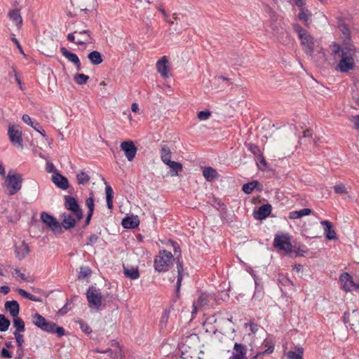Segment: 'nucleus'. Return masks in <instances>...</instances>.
Wrapping results in <instances>:
<instances>
[{"instance_id":"obj_25","label":"nucleus","mask_w":359,"mask_h":359,"mask_svg":"<svg viewBox=\"0 0 359 359\" xmlns=\"http://www.w3.org/2000/svg\"><path fill=\"white\" fill-rule=\"evenodd\" d=\"M15 252L19 259H24L29 252L28 244L22 241L20 245H15Z\"/></svg>"},{"instance_id":"obj_26","label":"nucleus","mask_w":359,"mask_h":359,"mask_svg":"<svg viewBox=\"0 0 359 359\" xmlns=\"http://www.w3.org/2000/svg\"><path fill=\"white\" fill-rule=\"evenodd\" d=\"M65 207L67 210L74 212L80 208L78 201L73 196H65Z\"/></svg>"},{"instance_id":"obj_50","label":"nucleus","mask_w":359,"mask_h":359,"mask_svg":"<svg viewBox=\"0 0 359 359\" xmlns=\"http://www.w3.org/2000/svg\"><path fill=\"white\" fill-rule=\"evenodd\" d=\"M212 112L209 109L199 111L197 114V117L200 121H205L210 118Z\"/></svg>"},{"instance_id":"obj_21","label":"nucleus","mask_w":359,"mask_h":359,"mask_svg":"<svg viewBox=\"0 0 359 359\" xmlns=\"http://www.w3.org/2000/svg\"><path fill=\"white\" fill-rule=\"evenodd\" d=\"M168 60L166 56H163L156 62V69L158 72L163 77H168L169 69H168Z\"/></svg>"},{"instance_id":"obj_16","label":"nucleus","mask_w":359,"mask_h":359,"mask_svg":"<svg viewBox=\"0 0 359 359\" xmlns=\"http://www.w3.org/2000/svg\"><path fill=\"white\" fill-rule=\"evenodd\" d=\"M320 224L324 228V235L326 239L332 241L337 238L333 224L331 222L328 220H323L320 222Z\"/></svg>"},{"instance_id":"obj_58","label":"nucleus","mask_w":359,"mask_h":359,"mask_svg":"<svg viewBox=\"0 0 359 359\" xmlns=\"http://www.w3.org/2000/svg\"><path fill=\"white\" fill-rule=\"evenodd\" d=\"M334 191L337 194H348L346 188L344 184H339L334 186Z\"/></svg>"},{"instance_id":"obj_59","label":"nucleus","mask_w":359,"mask_h":359,"mask_svg":"<svg viewBox=\"0 0 359 359\" xmlns=\"http://www.w3.org/2000/svg\"><path fill=\"white\" fill-rule=\"evenodd\" d=\"M11 40L15 44L17 48L18 49L20 54H22L24 57H26V55L22 49V46L20 45L18 39L15 37L14 34H12Z\"/></svg>"},{"instance_id":"obj_17","label":"nucleus","mask_w":359,"mask_h":359,"mask_svg":"<svg viewBox=\"0 0 359 359\" xmlns=\"http://www.w3.org/2000/svg\"><path fill=\"white\" fill-rule=\"evenodd\" d=\"M254 190H257L258 192L263 191L262 184L257 180L245 183L242 186V191L245 194H250Z\"/></svg>"},{"instance_id":"obj_49","label":"nucleus","mask_w":359,"mask_h":359,"mask_svg":"<svg viewBox=\"0 0 359 359\" xmlns=\"http://www.w3.org/2000/svg\"><path fill=\"white\" fill-rule=\"evenodd\" d=\"M77 323L79 325V327L81 330V331L84 332L86 334H90L92 332L91 327L86 322H85L83 320H80Z\"/></svg>"},{"instance_id":"obj_43","label":"nucleus","mask_w":359,"mask_h":359,"mask_svg":"<svg viewBox=\"0 0 359 359\" xmlns=\"http://www.w3.org/2000/svg\"><path fill=\"white\" fill-rule=\"evenodd\" d=\"M304 349L299 347L296 351H290L287 356L290 359H303Z\"/></svg>"},{"instance_id":"obj_57","label":"nucleus","mask_w":359,"mask_h":359,"mask_svg":"<svg viewBox=\"0 0 359 359\" xmlns=\"http://www.w3.org/2000/svg\"><path fill=\"white\" fill-rule=\"evenodd\" d=\"M278 282L283 286H293V282L287 276H279Z\"/></svg>"},{"instance_id":"obj_28","label":"nucleus","mask_w":359,"mask_h":359,"mask_svg":"<svg viewBox=\"0 0 359 359\" xmlns=\"http://www.w3.org/2000/svg\"><path fill=\"white\" fill-rule=\"evenodd\" d=\"M313 210L310 208H303L299 210H294L289 212L288 217L290 219H300L304 216L309 215Z\"/></svg>"},{"instance_id":"obj_39","label":"nucleus","mask_w":359,"mask_h":359,"mask_svg":"<svg viewBox=\"0 0 359 359\" xmlns=\"http://www.w3.org/2000/svg\"><path fill=\"white\" fill-rule=\"evenodd\" d=\"M245 147H247L248 150L254 155L255 158H257L259 155L262 154L259 147L255 144L245 143Z\"/></svg>"},{"instance_id":"obj_56","label":"nucleus","mask_w":359,"mask_h":359,"mask_svg":"<svg viewBox=\"0 0 359 359\" xmlns=\"http://www.w3.org/2000/svg\"><path fill=\"white\" fill-rule=\"evenodd\" d=\"M27 354V351L24 348V346H17L15 359H22Z\"/></svg>"},{"instance_id":"obj_7","label":"nucleus","mask_w":359,"mask_h":359,"mask_svg":"<svg viewBox=\"0 0 359 359\" xmlns=\"http://www.w3.org/2000/svg\"><path fill=\"white\" fill-rule=\"evenodd\" d=\"M273 247L286 254L292 252V245L290 241V236L287 233H277L273 240Z\"/></svg>"},{"instance_id":"obj_53","label":"nucleus","mask_w":359,"mask_h":359,"mask_svg":"<svg viewBox=\"0 0 359 359\" xmlns=\"http://www.w3.org/2000/svg\"><path fill=\"white\" fill-rule=\"evenodd\" d=\"M309 11L306 8H303L302 10H300V12L298 14V18L300 20H302L305 23H307L309 19Z\"/></svg>"},{"instance_id":"obj_42","label":"nucleus","mask_w":359,"mask_h":359,"mask_svg":"<svg viewBox=\"0 0 359 359\" xmlns=\"http://www.w3.org/2000/svg\"><path fill=\"white\" fill-rule=\"evenodd\" d=\"M79 34L86 35V39L84 41L78 40L76 41V44L77 45H86L87 43H92L93 39L91 36V32L89 29H83L81 32H79Z\"/></svg>"},{"instance_id":"obj_11","label":"nucleus","mask_w":359,"mask_h":359,"mask_svg":"<svg viewBox=\"0 0 359 359\" xmlns=\"http://www.w3.org/2000/svg\"><path fill=\"white\" fill-rule=\"evenodd\" d=\"M128 161H132L135 157L137 148L131 140L123 141L120 145Z\"/></svg>"},{"instance_id":"obj_54","label":"nucleus","mask_w":359,"mask_h":359,"mask_svg":"<svg viewBox=\"0 0 359 359\" xmlns=\"http://www.w3.org/2000/svg\"><path fill=\"white\" fill-rule=\"evenodd\" d=\"M332 50L334 55H339L340 57L343 56V53H347L342 49L341 46L337 43H333Z\"/></svg>"},{"instance_id":"obj_48","label":"nucleus","mask_w":359,"mask_h":359,"mask_svg":"<svg viewBox=\"0 0 359 359\" xmlns=\"http://www.w3.org/2000/svg\"><path fill=\"white\" fill-rule=\"evenodd\" d=\"M242 263L245 265V270L250 274V276L252 277L254 281H255V285H257V286L258 285V281L260 280V278L258 277V276L256 274V273L255 272V271L253 270V269L249 266V265H247L245 263H244L243 262H242Z\"/></svg>"},{"instance_id":"obj_23","label":"nucleus","mask_w":359,"mask_h":359,"mask_svg":"<svg viewBox=\"0 0 359 359\" xmlns=\"http://www.w3.org/2000/svg\"><path fill=\"white\" fill-rule=\"evenodd\" d=\"M233 350L236 353L229 359H246L247 348L244 344L235 343Z\"/></svg>"},{"instance_id":"obj_32","label":"nucleus","mask_w":359,"mask_h":359,"mask_svg":"<svg viewBox=\"0 0 359 359\" xmlns=\"http://www.w3.org/2000/svg\"><path fill=\"white\" fill-rule=\"evenodd\" d=\"M212 298V296H210V293L201 292L198 298V304L201 306H209Z\"/></svg>"},{"instance_id":"obj_51","label":"nucleus","mask_w":359,"mask_h":359,"mask_svg":"<svg viewBox=\"0 0 359 359\" xmlns=\"http://www.w3.org/2000/svg\"><path fill=\"white\" fill-rule=\"evenodd\" d=\"M308 250H308L307 247L305 245L302 244L297 247H295L294 252L297 256L305 257Z\"/></svg>"},{"instance_id":"obj_52","label":"nucleus","mask_w":359,"mask_h":359,"mask_svg":"<svg viewBox=\"0 0 359 359\" xmlns=\"http://www.w3.org/2000/svg\"><path fill=\"white\" fill-rule=\"evenodd\" d=\"M11 325L10 320L7 318L4 315L1 314V331L6 332L8 330Z\"/></svg>"},{"instance_id":"obj_47","label":"nucleus","mask_w":359,"mask_h":359,"mask_svg":"<svg viewBox=\"0 0 359 359\" xmlns=\"http://www.w3.org/2000/svg\"><path fill=\"white\" fill-rule=\"evenodd\" d=\"M111 345L116 344L117 346V347L118 348V349L116 350V351H113L112 354L110 355V358L111 359H119V358H121V355H122V350H121V348L119 346V344L118 342H116L115 340H111Z\"/></svg>"},{"instance_id":"obj_27","label":"nucleus","mask_w":359,"mask_h":359,"mask_svg":"<svg viewBox=\"0 0 359 359\" xmlns=\"http://www.w3.org/2000/svg\"><path fill=\"white\" fill-rule=\"evenodd\" d=\"M87 57L90 62V63L93 65H99L104 61L103 55L98 50L90 51L88 54Z\"/></svg>"},{"instance_id":"obj_29","label":"nucleus","mask_w":359,"mask_h":359,"mask_svg":"<svg viewBox=\"0 0 359 359\" xmlns=\"http://www.w3.org/2000/svg\"><path fill=\"white\" fill-rule=\"evenodd\" d=\"M203 175L206 181L212 182L218 177V173L215 168L208 166L203 168Z\"/></svg>"},{"instance_id":"obj_22","label":"nucleus","mask_w":359,"mask_h":359,"mask_svg":"<svg viewBox=\"0 0 359 359\" xmlns=\"http://www.w3.org/2000/svg\"><path fill=\"white\" fill-rule=\"evenodd\" d=\"M8 18L15 25L18 29L22 28L23 20L18 8L11 10L8 13Z\"/></svg>"},{"instance_id":"obj_62","label":"nucleus","mask_w":359,"mask_h":359,"mask_svg":"<svg viewBox=\"0 0 359 359\" xmlns=\"http://www.w3.org/2000/svg\"><path fill=\"white\" fill-rule=\"evenodd\" d=\"M13 72H14L13 77H14L15 81L18 83V86L19 88L21 90H24L25 88H24L23 84L22 83V81H21L20 76L19 73L18 72L17 70H13Z\"/></svg>"},{"instance_id":"obj_10","label":"nucleus","mask_w":359,"mask_h":359,"mask_svg":"<svg viewBox=\"0 0 359 359\" xmlns=\"http://www.w3.org/2000/svg\"><path fill=\"white\" fill-rule=\"evenodd\" d=\"M8 136L11 144L18 148H23L22 134L20 130L10 124L8 129Z\"/></svg>"},{"instance_id":"obj_18","label":"nucleus","mask_w":359,"mask_h":359,"mask_svg":"<svg viewBox=\"0 0 359 359\" xmlns=\"http://www.w3.org/2000/svg\"><path fill=\"white\" fill-rule=\"evenodd\" d=\"M271 210L272 207L269 203L263 204L255 212V218L258 220H264L270 215Z\"/></svg>"},{"instance_id":"obj_46","label":"nucleus","mask_w":359,"mask_h":359,"mask_svg":"<svg viewBox=\"0 0 359 359\" xmlns=\"http://www.w3.org/2000/svg\"><path fill=\"white\" fill-rule=\"evenodd\" d=\"M86 205L88 208V212H94L95 210V199L93 193L90 194V196L86 200Z\"/></svg>"},{"instance_id":"obj_60","label":"nucleus","mask_w":359,"mask_h":359,"mask_svg":"<svg viewBox=\"0 0 359 359\" xmlns=\"http://www.w3.org/2000/svg\"><path fill=\"white\" fill-rule=\"evenodd\" d=\"M170 311L168 310H165L163 313L161 315V319H160V325L161 327L165 326L168 318H169Z\"/></svg>"},{"instance_id":"obj_63","label":"nucleus","mask_w":359,"mask_h":359,"mask_svg":"<svg viewBox=\"0 0 359 359\" xmlns=\"http://www.w3.org/2000/svg\"><path fill=\"white\" fill-rule=\"evenodd\" d=\"M98 236L96 234H91L88 238V242L86 243V245H93L98 241Z\"/></svg>"},{"instance_id":"obj_36","label":"nucleus","mask_w":359,"mask_h":359,"mask_svg":"<svg viewBox=\"0 0 359 359\" xmlns=\"http://www.w3.org/2000/svg\"><path fill=\"white\" fill-rule=\"evenodd\" d=\"M92 274V270L88 266H81L78 274V279L88 278Z\"/></svg>"},{"instance_id":"obj_38","label":"nucleus","mask_w":359,"mask_h":359,"mask_svg":"<svg viewBox=\"0 0 359 359\" xmlns=\"http://www.w3.org/2000/svg\"><path fill=\"white\" fill-rule=\"evenodd\" d=\"M124 275L131 280H136L140 277V272L137 268L125 269Z\"/></svg>"},{"instance_id":"obj_2","label":"nucleus","mask_w":359,"mask_h":359,"mask_svg":"<svg viewBox=\"0 0 359 359\" xmlns=\"http://www.w3.org/2000/svg\"><path fill=\"white\" fill-rule=\"evenodd\" d=\"M32 322L38 328L48 333L55 334L59 338L66 334L63 327L59 326L53 322L48 321L38 313L32 316Z\"/></svg>"},{"instance_id":"obj_15","label":"nucleus","mask_w":359,"mask_h":359,"mask_svg":"<svg viewBox=\"0 0 359 359\" xmlns=\"http://www.w3.org/2000/svg\"><path fill=\"white\" fill-rule=\"evenodd\" d=\"M22 120L24 123L31 126L34 130L41 134L43 137L46 136V131L42 128L41 124L34 119L32 118L28 114H23L22 116Z\"/></svg>"},{"instance_id":"obj_1","label":"nucleus","mask_w":359,"mask_h":359,"mask_svg":"<svg viewBox=\"0 0 359 359\" xmlns=\"http://www.w3.org/2000/svg\"><path fill=\"white\" fill-rule=\"evenodd\" d=\"M1 177L4 178V186L9 196H13L20 191L22 187V176L13 170H10L6 175L4 166L1 164Z\"/></svg>"},{"instance_id":"obj_3","label":"nucleus","mask_w":359,"mask_h":359,"mask_svg":"<svg viewBox=\"0 0 359 359\" xmlns=\"http://www.w3.org/2000/svg\"><path fill=\"white\" fill-rule=\"evenodd\" d=\"M167 245H170L174 250L175 255V259L176 260L177 269V278L175 285V295L177 297H180V290L182 285V281L184 278V266L182 260V252L180 244L172 240L169 239L166 243Z\"/></svg>"},{"instance_id":"obj_33","label":"nucleus","mask_w":359,"mask_h":359,"mask_svg":"<svg viewBox=\"0 0 359 359\" xmlns=\"http://www.w3.org/2000/svg\"><path fill=\"white\" fill-rule=\"evenodd\" d=\"M165 165L170 167L171 176H177L179 172L182 170V165L179 162L170 161Z\"/></svg>"},{"instance_id":"obj_44","label":"nucleus","mask_w":359,"mask_h":359,"mask_svg":"<svg viewBox=\"0 0 359 359\" xmlns=\"http://www.w3.org/2000/svg\"><path fill=\"white\" fill-rule=\"evenodd\" d=\"M214 203L212 205L217 210H221L224 213H226V205L221 201V199L215 198L213 200Z\"/></svg>"},{"instance_id":"obj_12","label":"nucleus","mask_w":359,"mask_h":359,"mask_svg":"<svg viewBox=\"0 0 359 359\" xmlns=\"http://www.w3.org/2000/svg\"><path fill=\"white\" fill-rule=\"evenodd\" d=\"M354 66V59L351 56H347V53H343V56L341 57V60L337 65V69L339 72L345 73L353 69Z\"/></svg>"},{"instance_id":"obj_20","label":"nucleus","mask_w":359,"mask_h":359,"mask_svg":"<svg viewBox=\"0 0 359 359\" xmlns=\"http://www.w3.org/2000/svg\"><path fill=\"white\" fill-rule=\"evenodd\" d=\"M60 217L62 218L60 223L62 228L63 227L65 230H69L75 226L76 220L71 214L64 212L60 215Z\"/></svg>"},{"instance_id":"obj_55","label":"nucleus","mask_w":359,"mask_h":359,"mask_svg":"<svg viewBox=\"0 0 359 359\" xmlns=\"http://www.w3.org/2000/svg\"><path fill=\"white\" fill-rule=\"evenodd\" d=\"M102 179L104 181V183L106 184V188H105L106 200L107 199H113L114 198L113 189L111 188V187L110 185L107 184V182L104 177H102Z\"/></svg>"},{"instance_id":"obj_41","label":"nucleus","mask_w":359,"mask_h":359,"mask_svg":"<svg viewBox=\"0 0 359 359\" xmlns=\"http://www.w3.org/2000/svg\"><path fill=\"white\" fill-rule=\"evenodd\" d=\"M90 77L84 74H76L74 76V81L78 85L82 86L86 84L89 80Z\"/></svg>"},{"instance_id":"obj_37","label":"nucleus","mask_w":359,"mask_h":359,"mask_svg":"<svg viewBox=\"0 0 359 359\" xmlns=\"http://www.w3.org/2000/svg\"><path fill=\"white\" fill-rule=\"evenodd\" d=\"M18 292L20 295H21L24 298H26L32 302H39L41 301V299L40 297H38L28 292L27 291H26L24 289L19 288L18 290Z\"/></svg>"},{"instance_id":"obj_31","label":"nucleus","mask_w":359,"mask_h":359,"mask_svg":"<svg viewBox=\"0 0 359 359\" xmlns=\"http://www.w3.org/2000/svg\"><path fill=\"white\" fill-rule=\"evenodd\" d=\"M161 159L163 163L166 164L171 161V151L167 144L161 146L160 151Z\"/></svg>"},{"instance_id":"obj_8","label":"nucleus","mask_w":359,"mask_h":359,"mask_svg":"<svg viewBox=\"0 0 359 359\" xmlns=\"http://www.w3.org/2000/svg\"><path fill=\"white\" fill-rule=\"evenodd\" d=\"M40 218L46 227L51 230L55 234H60L62 232L60 223L53 215L46 212H42Z\"/></svg>"},{"instance_id":"obj_13","label":"nucleus","mask_w":359,"mask_h":359,"mask_svg":"<svg viewBox=\"0 0 359 359\" xmlns=\"http://www.w3.org/2000/svg\"><path fill=\"white\" fill-rule=\"evenodd\" d=\"M60 50L62 55L65 58H67L69 62L74 65L77 71L81 70V63L78 55L76 53L67 50L65 47H61Z\"/></svg>"},{"instance_id":"obj_14","label":"nucleus","mask_w":359,"mask_h":359,"mask_svg":"<svg viewBox=\"0 0 359 359\" xmlns=\"http://www.w3.org/2000/svg\"><path fill=\"white\" fill-rule=\"evenodd\" d=\"M52 182L55 185L62 190H66L69 188V184L67 178L58 172H55L52 175Z\"/></svg>"},{"instance_id":"obj_45","label":"nucleus","mask_w":359,"mask_h":359,"mask_svg":"<svg viewBox=\"0 0 359 359\" xmlns=\"http://www.w3.org/2000/svg\"><path fill=\"white\" fill-rule=\"evenodd\" d=\"M257 165L259 170H265L269 167V163L266 161L263 154L259 155L257 158Z\"/></svg>"},{"instance_id":"obj_61","label":"nucleus","mask_w":359,"mask_h":359,"mask_svg":"<svg viewBox=\"0 0 359 359\" xmlns=\"http://www.w3.org/2000/svg\"><path fill=\"white\" fill-rule=\"evenodd\" d=\"M13 334L15 337L17 346H23V344L25 343V339H24V336L21 334V332H18L17 334L15 332H13Z\"/></svg>"},{"instance_id":"obj_24","label":"nucleus","mask_w":359,"mask_h":359,"mask_svg":"<svg viewBox=\"0 0 359 359\" xmlns=\"http://www.w3.org/2000/svg\"><path fill=\"white\" fill-rule=\"evenodd\" d=\"M5 310L9 312L11 316L15 317L19 314L20 305L16 300L6 301L4 304Z\"/></svg>"},{"instance_id":"obj_5","label":"nucleus","mask_w":359,"mask_h":359,"mask_svg":"<svg viewBox=\"0 0 359 359\" xmlns=\"http://www.w3.org/2000/svg\"><path fill=\"white\" fill-rule=\"evenodd\" d=\"M293 29L297 34L304 52L312 56L314 52L313 37L298 23L293 25Z\"/></svg>"},{"instance_id":"obj_64","label":"nucleus","mask_w":359,"mask_h":359,"mask_svg":"<svg viewBox=\"0 0 359 359\" xmlns=\"http://www.w3.org/2000/svg\"><path fill=\"white\" fill-rule=\"evenodd\" d=\"M69 304H72V302H67L59 311H58V314L60 316H64L65 314H66L70 309L71 308L69 307Z\"/></svg>"},{"instance_id":"obj_34","label":"nucleus","mask_w":359,"mask_h":359,"mask_svg":"<svg viewBox=\"0 0 359 359\" xmlns=\"http://www.w3.org/2000/svg\"><path fill=\"white\" fill-rule=\"evenodd\" d=\"M13 325L15 328L13 332L16 334L25 331V323L23 320L18 316V315L15 317H13Z\"/></svg>"},{"instance_id":"obj_4","label":"nucleus","mask_w":359,"mask_h":359,"mask_svg":"<svg viewBox=\"0 0 359 359\" xmlns=\"http://www.w3.org/2000/svg\"><path fill=\"white\" fill-rule=\"evenodd\" d=\"M174 255L166 250H160L158 254L154 257V267L158 273H165L170 270L175 261Z\"/></svg>"},{"instance_id":"obj_6","label":"nucleus","mask_w":359,"mask_h":359,"mask_svg":"<svg viewBox=\"0 0 359 359\" xmlns=\"http://www.w3.org/2000/svg\"><path fill=\"white\" fill-rule=\"evenodd\" d=\"M102 297V293L99 288H96L93 285L89 286L86 291V298L89 307L93 308L97 311L101 310Z\"/></svg>"},{"instance_id":"obj_9","label":"nucleus","mask_w":359,"mask_h":359,"mask_svg":"<svg viewBox=\"0 0 359 359\" xmlns=\"http://www.w3.org/2000/svg\"><path fill=\"white\" fill-rule=\"evenodd\" d=\"M341 289L346 292L356 291L359 289V284L353 281V277L348 273L344 272L339 276Z\"/></svg>"},{"instance_id":"obj_30","label":"nucleus","mask_w":359,"mask_h":359,"mask_svg":"<svg viewBox=\"0 0 359 359\" xmlns=\"http://www.w3.org/2000/svg\"><path fill=\"white\" fill-rule=\"evenodd\" d=\"M356 311H353L352 313L348 311H345L343 315V322L346 326H349L351 329H354L355 323L351 322L353 318H356L358 316Z\"/></svg>"},{"instance_id":"obj_19","label":"nucleus","mask_w":359,"mask_h":359,"mask_svg":"<svg viewBox=\"0 0 359 359\" xmlns=\"http://www.w3.org/2000/svg\"><path fill=\"white\" fill-rule=\"evenodd\" d=\"M121 224L124 229H133L138 227L140 219L137 215L126 216L123 218Z\"/></svg>"},{"instance_id":"obj_40","label":"nucleus","mask_w":359,"mask_h":359,"mask_svg":"<svg viewBox=\"0 0 359 359\" xmlns=\"http://www.w3.org/2000/svg\"><path fill=\"white\" fill-rule=\"evenodd\" d=\"M265 346H267V348L263 351L258 352L252 359H262L264 354H271L273 352L275 348L273 344L268 345V342H266Z\"/></svg>"},{"instance_id":"obj_35","label":"nucleus","mask_w":359,"mask_h":359,"mask_svg":"<svg viewBox=\"0 0 359 359\" xmlns=\"http://www.w3.org/2000/svg\"><path fill=\"white\" fill-rule=\"evenodd\" d=\"M77 183L79 185H85L90 181V176L84 171H79L76 175Z\"/></svg>"}]
</instances>
